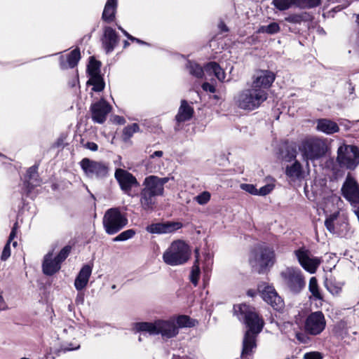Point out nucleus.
I'll use <instances>...</instances> for the list:
<instances>
[{
	"mask_svg": "<svg viewBox=\"0 0 359 359\" xmlns=\"http://www.w3.org/2000/svg\"><path fill=\"white\" fill-rule=\"evenodd\" d=\"M170 180H174V177H159L156 175H149L144 178L139 194L140 204L144 210H154L156 197L164 195V185Z\"/></svg>",
	"mask_w": 359,
	"mask_h": 359,
	"instance_id": "nucleus-1",
	"label": "nucleus"
},
{
	"mask_svg": "<svg viewBox=\"0 0 359 359\" xmlns=\"http://www.w3.org/2000/svg\"><path fill=\"white\" fill-rule=\"evenodd\" d=\"M135 332L148 333L149 335H161L163 340L175 337L178 333V327L175 319H156L152 322H139L133 324Z\"/></svg>",
	"mask_w": 359,
	"mask_h": 359,
	"instance_id": "nucleus-2",
	"label": "nucleus"
},
{
	"mask_svg": "<svg viewBox=\"0 0 359 359\" xmlns=\"http://www.w3.org/2000/svg\"><path fill=\"white\" fill-rule=\"evenodd\" d=\"M268 97L267 92L259 88H250L243 89L234 96V102L241 109L252 111L258 109Z\"/></svg>",
	"mask_w": 359,
	"mask_h": 359,
	"instance_id": "nucleus-3",
	"label": "nucleus"
},
{
	"mask_svg": "<svg viewBox=\"0 0 359 359\" xmlns=\"http://www.w3.org/2000/svg\"><path fill=\"white\" fill-rule=\"evenodd\" d=\"M191 250L183 241H173L163 254V262L170 266H179L185 264L189 259Z\"/></svg>",
	"mask_w": 359,
	"mask_h": 359,
	"instance_id": "nucleus-4",
	"label": "nucleus"
},
{
	"mask_svg": "<svg viewBox=\"0 0 359 359\" xmlns=\"http://www.w3.org/2000/svg\"><path fill=\"white\" fill-rule=\"evenodd\" d=\"M299 150L304 161H316L325 156L328 146L325 139L311 137L304 140Z\"/></svg>",
	"mask_w": 359,
	"mask_h": 359,
	"instance_id": "nucleus-5",
	"label": "nucleus"
},
{
	"mask_svg": "<svg viewBox=\"0 0 359 359\" xmlns=\"http://www.w3.org/2000/svg\"><path fill=\"white\" fill-rule=\"evenodd\" d=\"M282 284L293 294L299 293L306 285L302 271L298 267L287 266L280 273Z\"/></svg>",
	"mask_w": 359,
	"mask_h": 359,
	"instance_id": "nucleus-6",
	"label": "nucleus"
},
{
	"mask_svg": "<svg viewBox=\"0 0 359 359\" xmlns=\"http://www.w3.org/2000/svg\"><path fill=\"white\" fill-rule=\"evenodd\" d=\"M128 220L126 215L118 208L107 210L103 217V226L106 233L114 235L128 224Z\"/></svg>",
	"mask_w": 359,
	"mask_h": 359,
	"instance_id": "nucleus-7",
	"label": "nucleus"
},
{
	"mask_svg": "<svg viewBox=\"0 0 359 359\" xmlns=\"http://www.w3.org/2000/svg\"><path fill=\"white\" fill-rule=\"evenodd\" d=\"M275 254L272 248L261 245L257 248L250 258V263L252 268L256 269L259 273H262L274 262Z\"/></svg>",
	"mask_w": 359,
	"mask_h": 359,
	"instance_id": "nucleus-8",
	"label": "nucleus"
},
{
	"mask_svg": "<svg viewBox=\"0 0 359 359\" xmlns=\"http://www.w3.org/2000/svg\"><path fill=\"white\" fill-rule=\"evenodd\" d=\"M337 162L341 167L354 170L359 164V149L355 145H341L337 150Z\"/></svg>",
	"mask_w": 359,
	"mask_h": 359,
	"instance_id": "nucleus-9",
	"label": "nucleus"
},
{
	"mask_svg": "<svg viewBox=\"0 0 359 359\" xmlns=\"http://www.w3.org/2000/svg\"><path fill=\"white\" fill-rule=\"evenodd\" d=\"M79 164L84 174L88 178L102 180L109 175V166L104 162L84 158Z\"/></svg>",
	"mask_w": 359,
	"mask_h": 359,
	"instance_id": "nucleus-10",
	"label": "nucleus"
},
{
	"mask_svg": "<svg viewBox=\"0 0 359 359\" xmlns=\"http://www.w3.org/2000/svg\"><path fill=\"white\" fill-rule=\"evenodd\" d=\"M294 255L302 268L311 274L316 273L321 263L320 258L311 256L310 252L304 248L296 250Z\"/></svg>",
	"mask_w": 359,
	"mask_h": 359,
	"instance_id": "nucleus-11",
	"label": "nucleus"
},
{
	"mask_svg": "<svg viewBox=\"0 0 359 359\" xmlns=\"http://www.w3.org/2000/svg\"><path fill=\"white\" fill-rule=\"evenodd\" d=\"M258 290L264 301L271 305L273 309L280 311L283 308L284 302L273 286L262 283L258 285Z\"/></svg>",
	"mask_w": 359,
	"mask_h": 359,
	"instance_id": "nucleus-12",
	"label": "nucleus"
},
{
	"mask_svg": "<svg viewBox=\"0 0 359 359\" xmlns=\"http://www.w3.org/2000/svg\"><path fill=\"white\" fill-rule=\"evenodd\" d=\"M258 290L264 301L271 305L273 309L280 311L283 308L284 302L273 286L262 283L258 285Z\"/></svg>",
	"mask_w": 359,
	"mask_h": 359,
	"instance_id": "nucleus-13",
	"label": "nucleus"
},
{
	"mask_svg": "<svg viewBox=\"0 0 359 359\" xmlns=\"http://www.w3.org/2000/svg\"><path fill=\"white\" fill-rule=\"evenodd\" d=\"M258 290L264 301L271 305L273 309L280 311L283 308L284 302L273 286L262 283L258 285Z\"/></svg>",
	"mask_w": 359,
	"mask_h": 359,
	"instance_id": "nucleus-14",
	"label": "nucleus"
},
{
	"mask_svg": "<svg viewBox=\"0 0 359 359\" xmlns=\"http://www.w3.org/2000/svg\"><path fill=\"white\" fill-rule=\"evenodd\" d=\"M114 177L118 182L121 189L127 195L130 196L133 187L140 186L136 177L126 170L117 168L114 173Z\"/></svg>",
	"mask_w": 359,
	"mask_h": 359,
	"instance_id": "nucleus-15",
	"label": "nucleus"
},
{
	"mask_svg": "<svg viewBox=\"0 0 359 359\" xmlns=\"http://www.w3.org/2000/svg\"><path fill=\"white\" fill-rule=\"evenodd\" d=\"M326 320L321 311L311 313L306 318L305 330L312 335L320 334L325 328Z\"/></svg>",
	"mask_w": 359,
	"mask_h": 359,
	"instance_id": "nucleus-16",
	"label": "nucleus"
},
{
	"mask_svg": "<svg viewBox=\"0 0 359 359\" xmlns=\"http://www.w3.org/2000/svg\"><path fill=\"white\" fill-rule=\"evenodd\" d=\"M111 109V106L104 98L92 103L90 107L92 121L100 124L104 123Z\"/></svg>",
	"mask_w": 359,
	"mask_h": 359,
	"instance_id": "nucleus-17",
	"label": "nucleus"
},
{
	"mask_svg": "<svg viewBox=\"0 0 359 359\" xmlns=\"http://www.w3.org/2000/svg\"><path fill=\"white\" fill-rule=\"evenodd\" d=\"M326 229L332 233L344 236L348 228V223L344 218L339 217V213L331 214L325 221Z\"/></svg>",
	"mask_w": 359,
	"mask_h": 359,
	"instance_id": "nucleus-18",
	"label": "nucleus"
},
{
	"mask_svg": "<svg viewBox=\"0 0 359 359\" xmlns=\"http://www.w3.org/2000/svg\"><path fill=\"white\" fill-rule=\"evenodd\" d=\"M276 79L275 74L269 70H259L252 76L251 86L255 88H259L264 92L271 87Z\"/></svg>",
	"mask_w": 359,
	"mask_h": 359,
	"instance_id": "nucleus-19",
	"label": "nucleus"
},
{
	"mask_svg": "<svg viewBox=\"0 0 359 359\" xmlns=\"http://www.w3.org/2000/svg\"><path fill=\"white\" fill-rule=\"evenodd\" d=\"M341 192L344 197L351 203H359V185L350 175H348L346 178Z\"/></svg>",
	"mask_w": 359,
	"mask_h": 359,
	"instance_id": "nucleus-20",
	"label": "nucleus"
},
{
	"mask_svg": "<svg viewBox=\"0 0 359 359\" xmlns=\"http://www.w3.org/2000/svg\"><path fill=\"white\" fill-rule=\"evenodd\" d=\"M102 47L108 54L114 51L119 43V37L116 30L109 26L103 28V35L101 39Z\"/></svg>",
	"mask_w": 359,
	"mask_h": 359,
	"instance_id": "nucleus-21",
	"label": "nucleus"
},
{
	"mask_svg": "<svg viewBox=\"0 0 359 359\" xmlns=\"http://www.w3.org/2000/svg\"><path fill=\"white\" fill-rule=\"evenodd\" d=\"M182 227L181 222H166L151 224L147 226L146 229L150 233L163 234L173 233Z\"/></svg>",
	"mask_w": 359,
	"mask_h": 359,
	"instance_id": "nucleus-22",
	"label": "nucleus"
},
{
	"mask_svg": "<svg viewBox=\"0 0 359 359\" xmlns=\"http://www.w3.org/2000/svg\"><path fill=\"white\" fill-rule=\"evenodd\" d=\"M193 114V107H191L185 100H182L177 114L175 116V121L177 123L175 130L179 129L182 123L189 121L192 118Z\"/></svg>",
	"mask_w": 359,
	"mask_h": 359,
	"instance_id": "nucleus-23",
	"label": "nucleus"
},
{
	"mask_svg": "<svg viewBox=\"0 0 359 359\" xmlns=\"http://www.w3.org/2000/svg\"><path fill=\"white\" fill-rule=\"evenodd\" d=\"M92 270L93 267L89 264L82 266L74 280V287L76 290L81 291L87 286Z\"/></svg>",
	"mask_w": 359,
	"mask_h": 359,
	"instance_id": "nucleus-24",
	"label": "nucleus"
},
{
	"mask_svg": "<svg viewBox=\"0 0 359 359\" xmlns=\"http://www.w3.org/2000/svg\"><path fill=\"white\" fill-rule=\"evenodd\" d=\"M60 264L55 258L53 259V252H49L43 259L42 264L43 272L47 276H52L60 269Z\"/></svg>",
	"mask_w": 359,
	"mask_h": 359,
	"instance_id": "nucleus-25",
	"label": "nucleus"
},
{
	"mask_svg": "<svg viewBox=\"0 0 359 359\" xmlns=\"http://www.w3.org/2000/svg\"><path fill=\"white\" fill-rule=\"evenodd\" d=\"M81 59L80 49L76 48L72 50L69 54L67 55L66 59L64 56L60 57V65L61 69H65L68 68H74L77 65Z\"/></svg>",
	"mask_w": 359,
	"mask_h": 359,
	"instance_id": "nucleus-26",
	"label": "nucleus"
},
{
	"mask_svg": "<svg viewBox=\"0 0 359 359\" xmlns=\"http://www.w3.org/2000/svg\"><path fill=\"white\" fill-rule=\"evenodd\" d=\"M316 129L326 135H332L339 130L337 123L328 118L318 119Z\"/></svg>",
	"mask_w": 359,
	"mask_h": 359,
	"instance_id": "nucleus-27",
	"label": "nucleus"
},
{
	"mask_svg": "<svg viewBox=\"0 0 359 359\" xmlns=\"http://www.w3.org/2000/svg\"><path fill=\"white\" fill-rule=\"evenodd\" d=\"M117 0H107L102 15V19L106 22H113L116 17Z\"/></svg>",
	"mask_w": 359,
	"mask_h": 359,
	"instance_id": "nucleus-28",
	"label": "nucleus"
},
{
	"mask_svg": "<svg viewBox=\"0 0 359 359\" xmlns=\"http://www.w3.org/2000/svg\"><path fill=\"white\" fill-rule=\"evenodd\" d=\"M37 170L38 166L33 165L27 171V177L24 184L28 191H30L34 187L39 186L40 184Z\"/></svg>",
	"mask_w": 359,
	"mask_h": 359,
	"instance_id": "nucleus-29",
	"label": "nucleus"
},
{
	"mask_svg": "<svg viewBox=\"0 0 359 359\" xmlns=\"http://www.w3.org/2000/svg\"><path fill=\"white\" fill-rule=\"evenodd\" d=\"M285 174L292 180H301L304 177V172L301 163L295 160L294 162L287 165L285 168Z\"/></svg>",
	"mask_w": 359,
	"mask_h": 359,
	"instance_id": "nucleus-30",
	"label": "nucleus"
},
{
	"mask_svg": "<svg viewBox=\"0 0 359 359\" xmlns=\"http://www.w3.org/2000/svg\"><path fill=\"white\" fill-rule=\"evenodd\" d=\"M213 74L219 81H224L226 74L222 67L215 62H210L204 67V73Z\"/></svg>",
	"mask_w": 359,
	"mask_h": 359,
	"instance_id": "nucleus-31",
	"label": "nucleus"
},
{
	"mask_svg": "<svg viewBox=\"0 0 359 359\" xmlns=\"http://www.w3.org/2000/svg\"><path fill=\"white\" fill-rule=\"evenodd\" d=\"M186 69L190 75L196 79H202L204 76V68L194 61L188 60L186 64Z\"/></svg>",
	"mask_w": 359,
	"mask_h": 359,
	"instance_id": "nucleus-32",
	"label": "nucleus"
},
{
	"mask_svg": "<svg viewBox=\"0 0 359 359\" xmlns=\"http://www.w3.org/2000/svg\"><path fill=\"white\" fill-rule=\"evenodd\" d=\"M87 85L93 86L92 90L95 92H101L105 86L104 81L101 75L90 77L87 81Z\"/></svg>",
	"mask_w": 359,
	"mask_h": 359,
	"instance_id": "nucleus-33",
	"label": "nucleus"
},
{
	"mask_svg": "<svg viewBox=\"0 0 359 359\" xmlns=\"http://www.w3.org/2000/svg\"><path fill=\"white\" fill-rule=\"evenodd\" d=\"M140 131V126L137 123H133L126 126L123 130L122 138L124 142H128L133 135Z\"/></svg>",
	"mask_w": 359,
	"mask_h": 359,
	"instance_id": "nucleus-34",
	"label": "nucleus"
},
{
	"mask_svg": "<svg viewBox=\"0 0 359 359\" xmlns=\"http://www.w3.org/2000/svg\"><path fill=\"white\" fill-rule=\"evenodd\" d=\"M100 62L95 60L93 57H90L89 63L87 67V72L90 77L100 76Z\"/></svg>",
	"mask_w": 359,
	"mask_h": 359,
	"instance_id": "nucleus-35",
	"label": "nucleus"
},
{
	"mask_svg": "<svg viewBox=\"0 0 359 359\" xmlns=\"http://www.w3.org/2000/svg\"><path fill=\"white\" fill-rule=\"evenodd\" d=\"M280 27L277 22H271L268 25L260 26L257 29L258 34H275L280 32Z\"/></svg>",
	"mask_w": 359,
	"mask_h": 359,
	"instance_id": "nucleus-36",
	"label": "nucleus"
},
{
	"mask_svg": "<svg viewBox=\"0 0 359 359\" xmlns=\"http://www.w3.org/2000/svg\"><path fill=\"white\" fill-rule=\"evenodd\" d=\"M175 324L177 327H192L195 326L196 320L188 316H179L175 320Z\"/></svg>",
	"mask_w": 359,
	"mask_h": 359,
	"instance_id": "nucleus-37",
	"label": "nucleus"
},
{
	"mask_svg": "<svg viewBox=\"0 0 359 359\" xmlns=\"http://www.w3.org/2000/svg\"><path fill=\"white\" fill-rule=\"evenodd\" d=\"M272 4L279 11H285L292 5L297 6V0H273Z\"/></svg>",
	"mask_w": 359,
	"mask_h": 359,
	"instance_id": "nucleus-38",
	"label": "nucleus"
},
{
	"mask_svg": "<svg viewBox=\"0 0 359 359\" xmlns=\"http://www.w3.org/2000/svg\"><path fill=\"white\" fill-rule=\"evenodd\" d=\"M201 274L198 260L196 259L191 267L189 278L192 284L196 287L198 285V279Z\"/></svg>",
	"mask_w": 359,
	"mask_h": 359,
	"instance_id": "nucleus-39",
	"label": "nucleus"
},
{
	"mask_svg": "<svg viewBox=\"0 0 359 359\" xmlns=\"http://www.w3.org/2000/svg\"><path fill=\"white\" fill-rule=\"evenodd\" d=\"M334 333L338 337L344 339L348 335V329L345 322L341 321L337 323L334 327Z\"/></svg>",
	"mask_w": 359,
	"mask_h": 359,
	"instance_id": "nucleus-40",
	"label": "nucleus"
},
{
	"mask_svg": "<svg viewBox=\"0 0 359 359\" xmlns=\"http://www.w3.org/2000/svg\"><path fill=\"white\" fill-rule=\"evenodd\" d=\"M309 289L311 293L316 299H322L321 294L318 289V281L316 277L311 278L309 284Z\"/></svg>",
	"mask_w": 359,
	"mask_h": 359,
	"instance_id": "nucleus-41",
	"label": "nucleus"
},
{
	"mask_svg": "<svg viewBox=\"0 0 359 359\" xmlns=\"http://www.w3.org/2000/svg\"><path fill=\"white\" fill-rule=\"evenodd\" d=\"M135 235V231L134 229H127V230L121 232L117 236L114 237L113 238V241H114V242L125 241L132 238Z\"/></svg>",
	"mask_w": 359,
	"mask_h": 359,
	"instance_id": "nucleus-42",
	"label": "nucleus"
},
{
	"mask_svg": "<svg viewBox=\"0 0 359 359\" xmlns=\"http://www.w3.org/2000/svg\"><path fill=\"white\" fill-rule=\"evenodd\" d=\"M297 6L304 8H312L320 5L321 0H297Z\"/></svg>",
	"mask_w": 359,
	"mask_h": 359,
	"instance_id": "nucleus-43",
	"label": "nucleus"
},
{
	"mask_svg": "<svg viewBox=\"0 0 359 359\" xmlns=\"http://www.w3.org/2000/svg\"><path fill=\"white\" fill-rule=\"evenodd\" d=\"M210 198H211L210 193L209 191H204L202 193H201L200 194L197 195L194 198V200L198 204H199L201 205H204L210 201Z\"/></svg>",
	"mask_w": 359,
	"mask_h": 359,
	"instance_id": "nucleus-44",
	"label": "nucleus"
},
{
	"mask_svg": "<svg viewBox=\"0 0 359 359\" xmlns=\"http://www.w3.org/2000/svg\"><path fill=\"white\" fill-rule=\"evenodd\" d=\"M72 247L69 245L65 246L55 257L59 263L63 262L71 252Z\"/></svg>",
	"mask_w": 359,
	"mask_h": 359,
	"instance_id": "nucleus-45",
	"label": "nucleus"
},
{
	"mask_svg": "<svg viewBox=\"0 0 359 359\" xmlns=\"http://www.w3.org/2000/svg\"><path fill=\"white\" fill-rule=\"evenodd\" d=\"M305 20L304 14H291L285 18V20L287 22L293 24H299Z\"/></svg>",
	"mask_w": 359,
	"mask_h": 359,
	"instance_id": "nucleus-46",
	"label": "nucleus"
},
{
	"mask_svg": "<svg viewBox=\"0 0 359 359\" xmlns=\"http://www.w3.org/2000/svg\"><path fill=\"white\" fill-rule=\"evenodd\" d=\"M241 189L252 195L258 196V189L252 184H241Z\"/></svg>",
	"mask_w": 359,
	"mask_h": 359,
	"instance_id": "nucleus-47",
	"label": "nucleus"
},
{
	"mask_svg": "<svg viewBox=\"0 0 359 359\" xmlns=\"http://www.w3.org/2000/svg\"><path fill=\"white\" fill-rule=\"evenodd\" d=\"M275 185L272 183L267 184L258 189V196H266L270 194L274 189Z\"/></svg>",
	"mask_w": 359,
	"mask_h": 359,
	"instance_id": "nucleus-48",
	"label": "nucleus"
},
{
	"mask_svg": "<svg viewBox=\"0 0 359 359\" xmlns=\"http://www.w3.org/2000/svg\"><path fill=\"white\" fill-rule=\"evenodd\" d=\"M325 284L327 289L333 294L339 293L341 290V287L335 285L331 280H327Z\"/></svg>",
	"mask_w": 359,
	"mask_h": 359,
	"instance_id": "nucleus-49",
	"label": "nucleus"
},
{
	"mask_svg": "<svg viewBox=\"0 0 359 359\" xmlns=\"http://www.w3.org/2000/svg\"><path fill=\"white\" fill-rule=\"evenodd\" d=\"M80 348V344L74 341L71 343H67L62 345V349L65 351H70L77 350Z\"/></svg>",
	"mask_w": 359,
	"mask_h": 359,
	"instance_id": "nucleus-50",
	"label": "nucleus"
},
{
	"mask_svg": "<svg viewBox=\"0 0 359 359\" xmlns=\"http://www.w3.org/2000/svg\"><path fill=\"white\" fill-rule=\"evenodd\" d=\"M10 243L9 242H7L6 244L5 245L4 249H3V251H2V254H1V259L2 261H6L8 259V257L11 256V247H10Z\"/></svg>",
	"mask_w": 359,
	"mask_h": 359,
	"instance_id": "nucleus-51",
	"label": "nucleus"
},
{
	"mask_svg": "<svg viewBox=\"0 0 359 359\" xmlns=\"http://www.w3.org/2000/svg\"><path fill=\"white\" fill-rule=\"evenodd\" d=\"M304 359H323V355L317 351L306 353L304 355Z\"/></svg>",
	"mask_w": 359,
	"mask_h": 359,
	"instance_id": "nucleus-52",
	"label": "nucleus"
},
{
	"mask_svg": "<svg viewBox=\"0 0 359 359\" xmlns=\"http://www.w3.org/2000/svg\"><path fill=\"white\" fill-rule=\"evenodd\" d=\"M202 88L203 90H205L206 92L208 91L212 93H213L216 91L215 87L213 85H212L208 82H205L203 83Z\"/></svg>",
	"mask_w": 359,
	"mask_h": 359,
	"instance_id": "nucleus-53",
	"label": "nucleus"
},
{
	"mask_svg": "<svg viewBox=\"0 0 359 359\" xmlns=\"http://www.w3.org/2000/svg\"><path fill=\"white\" fill-rule=\"evenodd\" d=\"M84 147L92 151H96L98 149L97 144L93 142H88Z\"/></svg>",
	"mask_w": 359,
	"mask_h": 359,
	"instance_id": "nucleus-54",
	"label": "nucleus"
},
{
	"mask_svg": "<svg viewBox=\"0 0 359 359\" xmlns=\"http://www.w3.org/2000/svg\"><path fill=\"white\" fill-rule=\"evenodd\" d=\"M17 223H15L13 226V227L11 229V231L10 233V235H9V237H8V240L7 242H9V243L11 244V242L16 237V233H17Z\"/></svg>",
	"mask_w": 359,
	"mask_h": 359,
	"instance_id": "nucleus-55",
	"label": "nucleus"
},
{
	"mask_svg": "<svg viewBox=\"0 0 359 359\" xmlns=\"http://www.w3.org/2000/svg\"><path fill=\"white\" fill-rule=\"evenodd\" d=\"M350 4V2L348 1H346L345 3H344L342 5H339L337 6H335L332 8V11L334 13L339 12L341 11L342 9L348 7Z\"/></svg>",
	"mask_w": 359,
	"mask_h": 359,
	"instance_id": "nucleus-56",
	"label": "nucleus"
},
{
	"mask_svg": "<svg viewBox=\"0 0 359 359\" xmlns=\"http://www.w3.org/2000/svg\"><path fill=\"white\" fill-rule=\"evenodd\" d=\"M218 27H219V29L222 32H228L229 31L227 26L225 25V23L224 22H220Z\"/></svg>",
	"mask_w": 359,
	"mask_h": 359,
	"instance_id": "nucleus-57",
	"label": "nucleus"
},
{
	"mask_svg": "<svg viewBox=\"0 0 359 359\" xmlns=\"http://www.w3.org/2000/svg\"><path fill=\"white\" fill-rule=\"evenodd\" d=\"M114 120L118 123V124H124L126 122V120L123 117L120 116H116L114 118Z\"/></svg>",
	"mask_w": 359,
	"mask_h": 359,
	"instance_id": "nucleus-58",
	"label": "nucleus"
},
{
	"mask_svg": "<svg viewBox=\"0 0 359 359\" xmlns=\"http://www.w3.org/2000/svg\"><path fill=\"white\" fill-rule=\"evenodd\" d=\"M83 300H84L83 294L82 293H80L76 297V304H83Z\"/></svg>",
	"mask_w": 359,
	"mask_h": 359,
	"instance_id": "nucleus-59",
	"label": "nucleus"
},
{
	"mask_svg": "<svg viewBox=\"0 0 359 359\" xmlns=\"http://www.w3.org/2000/svg\"><path fill=\"white\" fill-rule=\"evenodd\" d=\"M163 153L162 151H154L151 156L150 158H154L155 157H161L163 156Z\"/></svg>",
	"mask_w": 359,
	"mask_h": 359,
	"instance_id": "nucleus-60",
	"label": "nucleus"
},
{
	"mask_svg": "<svg viewBox=\"0 0 359 359\" xmlns=\"http://www.w3.org/2000/svg\"><path fill=\"white\" fill-rule=\"evenodd\" d=\"M296 337H297V339L299 341H302V342H304V339H303V338H304V334H302V333H299V332H298V333H297V334H296Z\"/></svg>",
	"mask_w": 359,
	"mask_h": 359,
	"instance_id": "nucleus-61",
	"label": "nucleus"
},
{
	"mask_svg": "<svg viewBox=\"0 0 359 359\" xmlns=\"http://www.w3.org/2000/svg\"><path fill=\"white\" fill-rule=\"evenodd\" d=\"M136 43L141 44V45H146V46H150L147 42H145L140 39L136 38Z\"/></svg>",
	"mask_w": 359,
	"mask_h": 359,
	"instance_id": "nucleus-62",
	"label": "nucleus"
},
{
	"mask_svg": "<svg viewBox=\"0 0 359 359\" xmlns=\"http://www.w3.org/2000/svg\"><path fill=\"white\" fill-rule=\"evenodd\" d=\"M247 294L248 296L253 297L256 294V291L254 290H249Z\"/></svg>",
	"mask_w": 359,
	"mask_h": 359,
	"instance_id": "nucleus-63",
	"label": "nucleus"
},
{
	"mask_svg": "<svg viewBox=\"0 0 359 359\" xmlns=\"http://www.w3.org/2000/svg\"><path fill=\"white\" fill-rule=\"evenodd\" d=\"M128 39H129L130 41H133V42H135L136 41V37H134L133 36H132L131 34L128 37Z\"/></svg>",
	"mask_w": 359,
	"mask_h": 359,
	"instance_id": "nucleus-64",
	"label": "nucleus"
}]
</instances>
